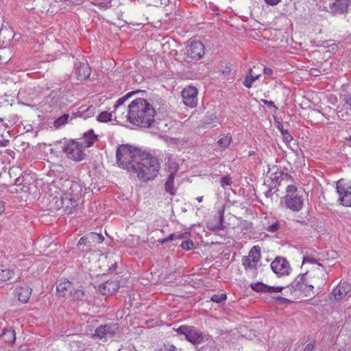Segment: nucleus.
<instances>
[{"instance_id": "obj_1", "label": "nucleus", "mask_w": 351, "mask_h": 351, "mask_svg": "<svg viewBox=\"0 0 351 351\" xmlns=\"http://www.w3.org/2000/svg\"><path fill=\"white\" fill-rule=\"evenodd\" d=\"M156 111L147 99L137 98L128 107V120L137 127L148 128L153 125Z\"/></svg>"}, {"instance_id": "obj_2", "label": "nucleus", "mask_w": 351, "mask_h": 351, "mask_svg": "<svg viewBox=\"0 0 351 351\" xmlns=\"http://www.w3.org/2000/svg\"><path fill=\"white\" fill-rule=\"evenodd\" d=\"M135 168L136 171H132V173L136 174L139 180L147 182L157 177L160 163L156 157L143 150Z\"/></svg>"}, {"instance_id": "obj_3", "label": "nucleus", "mask_w": 351, "mask_h": 351, "mask_svg": "<svg viewBox=\"0 0 351 351\" xmlns=\"http://www.w3.org/2000/svg\"><path fill=\"white\" fill-rule=\"evenodd\" d=\"M143 150L130 145H120L116 151V162L118 166L132 174Z\"/></svg>"}, {"instance_id": "obj_4", "label": "nucleus", "mask_w": 351, "mask_h": 351, "mask_svg": "<svg viewBox=\"0 0 351 351\" xmlns=\"http://www.w3.org/2000/svg\"><path fill=\"white\" fill-rule=\"evenodd\" d=\"M64 193L60 197L61 207L66 214H71L82 195V186L77 182L66 180Z\"/></svg>"}, {"instance_id": "obj_5", "label": "nucleus", "mask_w": 351, "mask_h": 351, "mask_svg": "<svg viewBox=\"0 0 351 351\" xmlns=\"http://www.w3.org/2000/svg\"><path fill=\"white\" fill-rule=\"evenodd\" d=\"M281 203H284L287 208L298 212L304 205L303 192L296 186L288 184L286 187V195L282 197Z\"/></svg>"}, {"instance_id": "obj_6", "label": "nucleus", "mask_w": 351, "mask_h": 351, "mask_svg": "<svg viewBox=\"0 0 351 351\" xmlns=\"http://www.w3.org/2000/svg\"><path fill=\"white\" fill-rule=\"evenodd\" d=\"M176 331L184 335L186 339L193 344H199L208 339L206 335L193 326L182 325L176 329Z\"/></svg>"}, {"instance_id": "obj_7", "label": "nucleus", "mask_w": 351, "mask_h": 351, "mask_svg": "<svg viewBox=\"0 0 351 351\" xmlns=\"http://www.w3.org/2000/svg\"><path fill=\"white\" fill-rule=\"evenodd\" d=\"M336 190L339 204L346 207L351 206V182L342 178L339 180L336 183Z\"/></svg>"}, {"instance_id": "obj_8", "label": "nucleus", "mask_w": 351, "mask_h": 351, "mask_svg": "<svg viewBox=\"0 0 351 351\" xmlns=\"http://www.w3.org/2000/svg\"><path fill=\"white\" fill-rule=\"evenodd\" d=\"M84 149V147L82 143H80L74 140H71L64 147L63 152L69 158L75 161H81L84 158L85 156Z\"/></svg>"}, {"instance_id": "obj_9", "label": "nucleus", "mask_w": 351, "mask_h": 351, "mask_svg": "<svg viewBox=\"0 0 351 351\" xmlns=\"http://www.w3.org/2000/svg\"><path fill=\"white\" fill-rule=\"evenodd\" d=\"M260 258V248L258 246H254L250 251L249 255L243 258V265L245 269L253 275L256 274L257 264Z\"/></svg>"}, {"instance_id": "obj_10", "label": "nucleus", "mask_w": 351, "mask_h": 351, "mask_svg": "<svg viewBox=\"0 0 351 351\" xmlns=\"http://www.w3.org/2000/svg\"><path fill=\"white\" fill-rule=\"evenodd\" d=\"M204 45L200 41L193 40L189 45L185 53L186 58L191 60L200 59L204 54Z\"/></svg>"}, {"instance_id": "obj_11", "label": "nucleus", "mask_w": 351, "mask_h": 351, "mask_svg": "<svg viewBox=\"0 0 351 351\" xmlns=\"http://www.w3.org/2000/svg\"><path fill=\"white\" fill-rule=\"evenodd\" d=\"M272 271L278 276L289 275L291 267L289 262L283 257H276L271 263Z\"/></svg>"}, {"instance_id": "obj_12", "label": "nucleus", "mask_w": 351, "mask_h": 351, "mask_svg": "<svg viewBox=\"0 0 351 351\" xmlns=\"http://www.w3.org/2000/svg\"><path fill=\"white\" fill-rule=\"evenodd\" d=\"M197 89L195 86H187L182 91L183 103L191 108H195L197 104Z\"/></svg>"}, {"instance_id": "obj_13", "label": "nucleus", "mask_w": 351, "mask_h": 351, "mask_svg": "<svg viewBox=\"0 0 351 351\" xmlns=\"http://www.w3.org/2000/svg\"><path fill=\"white\" fill-rule=\"evenodd\" d=\"M119 329V326L115 323H108L101 325L97 328L95 331V336L99 339L111 337Z\"/></svg>"}, {"instance_id": "obj_14", "label": "nucleus", "mask_w": 351, "mask_h": 351, "mask_svg": "<svg viewBox=\"0 0 351 351\" xmlns=\"http://www.w3.org/2000/svg\"><path fill=\"white\" fill-rule=\"evenodd\" d=\"M74 69L77 79L81 81L87 79L91 73L90 67L86 60L82 62L77 59L74 62Z\"/></svg>"}, {"instance_id": "obj_15", "label": "nucleus", "mask_w": 351, "mask_h": 351, "mask_svg": "<svg viewBox=\"0 0 351 351\" xmlns=\"http://www.w3.org/2000/svg\"><path fill=\"white\" fill-rule=\"evenodd\" d=\"M274 169V168H272L268 172L270 173L271 184L278 188V186H280L283 182L287 183L292 181V178L289 174L284 173L279 169H277V171L274 172H271Z\"/></svg>"}, {"instance_id": "obj_16", "label": "nucleus", "mask_w": 351, "mask_h": 351, "mask_svg": "<svg viewBox=\"0 0 351 351\" xmlns=\"http://www.w3.org/2000/svg\"><path fill=\"white\" fill-rule=\"evenodd\" d=\"M119 288V282L118 280H108L101 284L98 290L104 295H111L118 291Z\"/></svg>"}, {"instance_id": "obj_17", "label": "nucleus", "mask_w": 351, "mask_h": 351, "mask_svg": "<svg viewBox=\"0 0 351 351\" xmlns=\"http://www.w3.org/2000/svg\"><path fill=\"white\" fill-rule=\"evenodd\" d=\"M165 170L169 174L176 175L179 170V165L176 156L167 154L165 158Z\"/></svg>"}, {"instance_id": "obj_18", "label": "nucleus", "mask_w": 351, "mask_h": 351, "mask_svg": "<svg viewBox=\"0 0 351 351\" xmlns=\"http://www.w3.org/2000/svg\"><path fill=\"white\" fill-rule=\"evenodd\" d=\"M351 5L350 0H335L330 5V8L333 14H344L348 12V8Z\"/></svg>"}, {"instance_id": "obj_19", "label": "nucleus", "mask_w": 351, "mask_h": 351, "mask_svg": "<svg viewBox=\"0 0 351 351\" xmlns=\"http://www.w3.org/2000/svg\"><path fill=\"white\" fill-rule=\"evenodd\" d=\"M351 291V285L346 282L339 283L332 291V295L336 300H341L344 298Z\"/></svg>"}, {"instance_id": "obj_20", "label": "nucleus", "mask_w": 351, "mask_h": 351, "mask_svg": "<svg viewBox=\"0 0 351 351\" xmlns=\"http://www.w3.org/2000/svg\"><path fill=\"white\" fill-rule=\"evenodd\" d=\"M32 295V289L26 285H20L16 287L14 295L22 303H27Z\"/></svg>"}, {"instance_id": "obj_21", "label": "nucleus", "mask_w": 351, "mask_h": 351, "mask_svg": "<svg viewBox=\"0 0 351 351\" xmlns=\"http://www.w3.org/2000/svg\"><path fill=\"white\" fill-rule=\"evenodd\" d=\"M318 267L316 269V275L317 276H313L311 278L308 282L316 286L318 289H321L325 285L326 278L324 276L326 275V272H324L322 269V265L320 263H317Z\"/></svg>"}, {"instance_id": "obj_22", "label": "nucleus", "mask_w": 351, "mask_h": 351, "mask_svg": "<svg viewBox=\"0 0 351 351\" xmlns=\"http://www.w3.org/2000/svg\"><path fill=\"white\" fill-rule=\"evenodd\" d=\"M97 136L95 134L93 129L89 130L88 132L84 134V136L82 138V145L84 148L91 147L94 142L97 141Z\"/></svg>"}, {"instance_id": "obj_23", "label": "nucleus", "mask_w": 351, "mask_h": 351, "mask_svg": "<svg viewBox=\"0 0 351 351\" xmlns=\"http://www.w3.org/2000/svg\"><path fill=\"white\" fill-rule=\"evenodd\" d=\"M308 273H305L301 275H299L291 284V289L295 291H301L302 287H304V283L307 280L306 276Z\"/></svg>"}, {"instance_id": "obj_24", "label": "nucleus", "mask_w": 351, "mask_h": 351, "mask_svg": "<svg viewBox=\"0 0 351 351\" xmlns=\"http://www.w3.org/2000/svg\"><path fill=\"white\" fill-rule=\"evenodd\" d=\"M175 176L169 174L165 182V191L171 195H175L177 191V189L174 185Z\"/></svg>"}, {"instance_id": "obj_25", "label": "nucleus", "mask_w": 351, "mask_h": 351, "mask_svg": "<svg viewBox=\"0 0 351 351\" xmlns=\"http://www.w3.org/2000/svg\"><path fill=\"white\" fill-rule=\"evenodd\" d=\"M207 228L209 230L214 232L223 230L225 228L223 225V211L219 213V220L216 223H209Z\"/></svg>"}, {"instance_id": "obj_26", "label": "nucleus", "mask_w": 351, "mask_h": 351, "mask_svg": "<svg viewBox=\"0 0 351 351\" xmlns=\"http://www.w3.org/2000/svg\"><path fill=\"white\" fill-rule=\"evenodd\" d=\"M0 338L5 343H13L15 341V332L12 328H5L3 330Z\"/></svg>"}, {"instance_id": "obj_27", "label": "nucleus", "mask_w": 351, "mask_h": 351, "mask_svg": "<svg viewBox=\"0 0 351 351\" xmlns=\"http://www.w3.org/2000/svg\"><path fill=\"white\" fill-rule=\"evenodd\" d=\"M71 287V282L69 280L59 281L57 284L56 289L60 296L64 297L66 291H70Z\"/></svg>"}, {"instance_id": "obj_28", "label": "nucleus", "mask_w": 351, "mask_h": 351, "mask_svg": "<svg viewBox=\"0 0 351 351\" xmlns=\"http://www.w3.org/2000/svg\"><path fill=\"white\" fill-rule=\"evenodd\" d=\"M61 97V92L60 90L58 91H52L49 96L47 97V101L50 105V106H58L60 104V100Z\"/></svg>"}, {"instance_id": "obj_29", "label": "nucleus", "mask_w": 351, "mask_h": 351, "mask_svg": "<svg viewBox=\"0 0 351 351\" xmlns=\"http://www.w3.org/2000/svg\"><path fill=\"white\" fill-rule=\"evenodd\" d=\"M86 236L88 239V243H90L91 245L93 243H101L104 240V237L102 234L94 232H91Z\"/></svg>"}, {"instance_id": "obj_30", "label": "nucleus", "mask_w": 351, "mask_h": 351, "mask_svg": "<svg viewBox=\"0 0 351 351\" xmlns=\"http://www.w3.org/2000/svg\"><path fill=\"white\" fill-rule=\"evenodd\" d=\"M14 276V271L9 269H0V282H4Z\"/></svg>"}, {"instance_id": "obj_31", "label": "nucleus", "mask_w": 351, "mask_h": 351, "mask_svg": "<svg viewBox=\"0 0 351 351\" xmlns=\"http://www.w3.org/2000/svg\"><path fill=\"white\" fill-rule=\"evenodd\" d=\"M250 287L253 291L256 292L269 293V286L261 282L252 283Z\"/></svg>"}, {"instance_id": "obj_32", "label": "nucleus", "mask_w": 351, "mask_h": 351, "mask_svg": "<svg viewBox=\"0 0 351 351\" xmlns=\"http://www.w3.org/2000/svg\"><path fill=\"white\" fill-rule=\"evenodd\" d=\"M252 69L250 68L249 69V75H247L245 77V80L243 82V84L247 88H250L252 86L253 82L256 80L259 77V75H256L254 76L252 75Z\"/></svg>"}, {"instance_id": "obj_33", "label": "nucleus", "mask_w": 351, "mask_h": 351, "mask_svg": "<svg viewBox=\"0 0 351 351\" xmlns=\"http://www.w3.org/2000/svg\"><path fill=\"white\" fill-rule=\"evenodd\" d=\"M232 142V136L230 134L223 136L217 141L219 146L223 149L227 148Z\"/></svg>"}, {"instance_id": "obj_34", "label": "nucleus", "mask_w": 351, "mask_h": 351, "mask_svg": "<svg viewBox=\"0 0 351 351\" xmlns=\"http://www.w3.org/2000/svg\"><path fill=\"white\" fill-rule=\"evenodd\" d=\"M313 289L314 285L306 280L300 291L303 293L305 296L311 297L315 293Z\"/></svg>"}, {"instance_id": "obj_35", "label": "nucleus", "mask_w": 351, "mask_h": 351, "mask_svg": "<svg viewBox=\"0 0 351 351\" xmlns=\"http://www.w3.org/2000/svg\"><path fill=\"white\" fill-rule=\"evenodd\" d=\"M69 115L68 114H64L63 115L57 118L54 122L53 125L56 128H59L61 126L65 125L68 122Z\"/></svg>"}, {"instance_id": "obj_36", "label": "nucleus", "mask_w": 351, "mask_h": 351, "mask_svg": "<svg viewBox=\"0 0 351 351\" xmlns=\"http://www.w3.org/2000/svg\"><path fill=\"white\" fill-rule=\"evenodd\" d=\"M91 245L90 243H88V239H86V236H84L78 241L77 247L81 250H88Z\"/></svg>"}, {"instance_id": "obj_37", "label": "nucleus", "mask_w": 351, "mask_h": 351, "mask_svg": "<svg viewBox=\"0 0 351 351\" xmlns=\"http://www.w3.org/2000/svg\"><path fill=\"white\" fill-rule=\"evenodd\" d=\"M73 300L75 301L86 300V296L83 290L77 289L72 293Z\"/></svg>"}, {"instance_id": "obj_38", "label": "nucleus", "mask_w": 351, "mask_h": 351, "mask_svg": "<svg viewBox=\"0 0 351 351\" xmlns=\"http://www.w3.org/2000/svg\"><path fill=\"white\" fill-rule=\"evenodd\" d=\"M135 93V92H130L128 93H127L125 95H124L123 97H120L119 99H118V100L116 101V103L114 104V111L119 107L121 106V105H123L125 101L129 99L131 96H132Z\"/></svg>"}, {"instance_id": "obj_39", "label": "nucleus", "mask_w": 351, "mask_h": 351, "mask_svg": "<svg viewBox=\"0 0 351 351\" xmlns=\"http://www.w3.org/2000/svg\"><path fill=\"white\" fill-rule=\"evenodd\" d=\"M97 119L99 122H107L112 119V112L107 111L101 112L97 117Z\"/></svg>"}, {"instance_id": "obj_40", "label": "nucleus", "mask_w": 351, "mask_h": 351, "mask_svg": "<svg viewBox=\"0 0 351 351\" xmlns=\"http://www.w3.org/2000/svg\"><path fill=\"white\" fill-rule=\"evenodd\" d=\"M280 228H281L280 222L278 221H276L272 224L269 225L267 227H266L265 230L267 232L274 233V232H277Z\"/></svg>"}, {"instance_id": "obj_41", "label": "nucleus", "mask_w": 351, "mask_h": 351, "mask_svg": "<svg viewBox=\"0 0 351 351\" xmlns=\"http://www.w3.org/2000/svg\"><path fill=\"white\" fill-rule=\"evenodd\" d=\"M226 298H227V296L224 293H221L219 295L215 294L211 297L210 300L214 302L220 304V303L226 301Z\"/></svg>"}, {"instance_id": "obj_42", "label": "nucleus", "mask_w": 351, "mask_h": 351, "mask_svg": "<svg viewBox=\"0 0 351 351\" xmlns=\"http://www.w3.org/2000/svg\"><path fill=\"white\" fill-rule=\"evenodd\" d=\"M278 191V188L272 184H271L268 189L265 191V195L267 198H272V196L274 193H276Z\"/></svg>"}, {"instance_id": "obj_43", "label": "nucleus", "mask_w": 351, "mask_h": 351, "mask_svg": "<svg viewBox=\"0 0 351 351\" xmlns=\"http://www.w3.org/2000/svg\"><path fill=\"white\" fill-rule=\"evenodd\" d=\"M281 135L282 136L283 141L287 145L293 140L292 135L289 133L287 130H282Z\"/></svg>"}, {"instance_id": "obj_44", "label": "nucleus", "mask_w": 351, "mask_h": 351, "mask_svg": "<svg viewBox=\"0 0 351 351\" xmlns=\"http://www.w3.org/2000/svg\"><path fill=\"white\" fill-rule=\"evenodd\" d=\"M180 247H182V249L188 251L193 248L194 244L192 241L186 239L182 242V243L180 244Z\"/></svg>"}, {"instance_id": "obj_45", "label": "nucleus", "mask_w": 351, "mask_h": 351, "mask_svg": "<svg viewBox=\"0 0 351 351\" xmlns=\"http://www.w3.org/2000/svg\"><path fill=\"white\" fill-rule=\"evenodd\" d=\"M156 351H177V348L173 344L169 343H165L162 347Z\"/></svg>"}, {"instance_id": "obj_46", "label": "nucleus", "mask_w": 351, "mask_h": 351, "mask_svg": "<svg viewBox=\"0 0 351 351\" xmlns=\"http://www.w3.org/2000/svg\"><path fill=\"white\" fill-rule=\"evenodd\" d=\"M174 240H176V233L171 234L167 238L162 239L161 240H158V242H160L161 244H165L167 242L172 241Z\"/></svg>"}, {"instance_id": "obj_47", "label": "nucleus", "mask_w": 351, "mask_h": 351, "mask_svg": "<svg viewBox=\"0 0 351 351\" xmlns=\"http://www.w3.org/2000/svg\"><path fill=\"white\" fill-rule=\"evenodd\" d=\"M190 237L189 232L176 233V239H187Z\"/></svg>"}, {"instance_id": "obj_48", "label": "nucleus", "mask_w": 351, "mask_h": 351, "mask_svg": "<svg viewBox=\"0 0 351 351\" xmlns=\"http://www.w3.org/2000/svg\"><path fill=\"white\" fill-rule=\"evenodd\" d=\"M284 289V287L278 286V287H271L269 286V293H278L281 292Z\"/></svg>"}, {"instance_id": "obj_49", "label": "nucleus", "mask_w": 351, "mask_h": 351, "mask_svg": "<svg viewBox=\"0 0 351 351\" xmlns=\"http://www.w3.org/2000/svg\"><path fill=\"white\" fill-rule=\"evenodd\" d=\"M221 184L222 186L230 185L231 179L228 176H224L221 178Z\"/></svg>"}, {"instance_id": "obj_50", "label": "nucleus", "mask_w": 351, "mask_h": 351, "mask_svg": "<svg viewBox=\"0 0 351 351\" xmlns=\"http://www.w3.org/2000/svg\"><path fill=\"white\" fill-rule=\"evenodd\" d=\"M261 101L268 107H272L276 110H278V108L275 106L274 102L272 101H268L267 99H262Z\"/></svg>"}, {"instance_id": "obj_51", "label": "nucleus", "mask_w": 351, "mask_h": 351, "mask_svg": "<svg viewBox=\"0 0 351 351\" xmlns=\"http://www.w3.org/2000/svg\"><path fill=\"white\" fill-rule=\"evenodd\" d=\"M343 100L346 104L351 106V95L350 93L345 94L343 95Z\"/></svg>"}, {"instance_id": "obj_52", "label": "nucleus", "mask_w": 351, "mask_h": 351, "mask_svg": "<svg viewBox=\"0 0 351 351\" xmlns=\"http://www.w3.org/2000/svg\"><path fill=\"white\" fill-rule=\"evenodd\" d=\"M83 0H64L67 5H79L82 3Z\"/></svg>"}, {"instance_id": "obj_53", "label": "nucleus", "mask_w": 351, "mask_h": 351, "mask_svg": "<svg viewBox=\"0 0 351 351\" xmlns=\"http://www.w3.org/2000/svg\"><path fill=\"white\" fill-rule=\"evenodd\" d=\"M312 263V264H317V261L313 258H311V257H304V259H303V263Z\"/></svg>"}, {"instance_id": "obj_54", "label": "nucleus", "mask_w": 351, "mask_h": 351, "mask_svg": "<svg viewBox=\"0 0 351 351\" xmlns=\"http://www.w3.org/2000/svg\"><path fill=\"white\" fill-rule=\"evenodd\" d=\"M265 2L269 5H276L278 4L281 0H264Z\"/></svg>"}, {"instance_id": "obj_55", "label": "nucleus", "mask_w": 351, "mask_h": 351, "mask_svg": "<svg viewBox=\"0 0 351 351\" xmlns=\"http://www.w3.org/2000/svg\"><path fill=\"white\" fill-rule=\"evenodd\" d=\"M263 73L267 75H271L274 73V70L269 67H265Z\"/></svg>"}, {"instance_id": "obj_56", "label": "nucleus", "mask_w": 351, "mask_h": 351, "mask_svg": "<svg viewBox=\"0 0 351 351\" xmlns=\"http://www.w3.org/2000/svg\"><path fill=\"white\" fill-rule=\"evenodd\" d=\"M313 348H314V343L312 342H310L306 344V346L304 347L303 351H312Z\"/></svg>"}, {"instance_id": "obj_57", "label": "nucleus", "mask_w": 351, "mask_h": 351, "mask_svg": "<svg viewBox=\"0 0 351 351\" xmlns=\"http://www.w3.org/2000/svg\"><path fill=\"white\" fill-rule=\"evenodd\" d=\"M273 299H275L276 300H282L285 303H289L291 301L287 298H282L281 296H276L273 297Z\"/></svg>"}, {"instance_id": "obj_58", "label": "nucleus", "mask_w": 351, "mask_h": 351, "mask_svg": "<svg viewBox=\"0 0 351 351\" xmlns=\"http://www.w3.org/2000/svg\"><path fill=\"white\" fill-rule=\"evenodd\" d=\"M295 221L299 223L302 226H306L308 224V221L304 219H295Z\"/></svg>"}, {"instance_id": "obj_59", "label": "nucleus", "mask_w": 351, "mask_h": 351, "mask_svg": "<svg viewBox=\"0 0 351 351\" xmlns=\"http://www.w3.org/2000/svg\"><path fill=\"white\" fill-rule=\"evenodd\" d=\"M230 71H231L230 68V67H228V66H226V67L225 68V69H223V70L222 71V73H223L224 75H229V73H230Z\"/></svg>"}, {"instance_id": "obj_60", "label": "nucleus", "mask_w": 351, "mask_h": 351, "mask_svg": "<svg viewBox=\"0 0 351 351\" xmlns=\"http://www.w3.org/2000/svg\"><path fill=\"white\" fill-rule=\"evenodd\" d=\"M5 210V206L4 203L2 201H0V215L4 212Z\"/></svg>"}, {"instance_id": "obj_61", "label": "nucleus", "mask_w": 351, "mask_h": 351, "mask_svg": "<svg viewBox=\"0 0 351 351\" xmlns=\"http://www.w3.org/2000/svg\"><path fill=\"white\" fill-rule=\"evenodd\" d=\"M9 143V141L5 140V141H0V146L1 147H6Z\"/></svg>"}, {"instance_id": "obj_62", "label": "nucleus", "mask_w": 351, "mask_h": 351, "mask_svg": "<svg viewBox=\"0 0 351 351\" xmlns=\"http://www.w3.org/2000/svg\"><path fill=\"white\" fill-rule=\"evenodd\" d=\"M276 128L280 130V133H282V130H285L282 123L280 122L277 123Z\"/></svg>"}, {"instance_id": "obj_63", "label": "nucleus", "mask_w": 351, "mask_h": 351, "mask_svg": "<svg viewBox=\"0 0 351 351\" xmlns=\"http://www.w3.org/2000/svg\"><path fill=\"white\" fill-rule=\"evenodd\" d=\"M19 171L18 168L12 167L11 169H10L9 173H10V175H11L12 173H16V171Z\"/></svg>"}, {"instance_id": "obj_64", "label": "nucleus", "mask_w": 351, "mask_h": 351, "mask_svg": "<svg viewBox=\"0 0 351 351\" xmlns=\"http://www.w3.org/2000/svg\"><path fill=\"white\" fill-rule=\"evenodd\" d=\"M117 269V263H114V264H112L110 267H109V270L110 271H114L115 269Z\"/></svg>"}]
</instances>
